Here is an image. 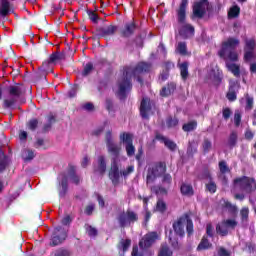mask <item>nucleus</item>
<instances>
[{"mask_svg":"<svg viewBox=\"0 0 256 256\" xmlns=\"http://www.w3.org/2000/svg\"><path fill=\"white\" fill-rule=\"evenodd\" d=\"M239 45V39L237 38H228L222 43L221 49L218 51L219 57L222 59H225V61H232L235 63V61L239 60V54H237V49Z\"/></svg>","mask_w":256,"mask_h":256,"instance_id":"nucleus-1","label":"nucleus"},{"mask_svg":"<svg viewBox=\"0 0 256 256\" xmlns=\"http://www.w3.org/2000/svg\"><path fill=\"white\" fill-rule=\"evenodd\" d=\"M167 171V166H165V163H159L156 164L148 169L147 177H146V183L147 185H151L152 183H155V180L157 177L162 178V183H166L167 185H171L173 178L170 176V174H165Z\"/></svg>","mask_w":256,"mask_h":256,"instance_id":"nucleus-2","label":"nucleus"},{"mask_svg":"<svg viewBox=\"0 0 256 256\" xmlns=\"http://www.w3.org/2000/svg\"><path fill=\"white\" fill-rule=\"evenodd\" d=\"M253 183L255 179L249 177L237 178L234 180L233 191H243V193H253Z\"/></svg>","mask_w":256,"mask_h":256,"instance_id":"nucleus-3","label":"nucleus"},{"mask_svg":"<svg viewBox=\"0 0 256 256\" xmlns=\"http://www.w3.org/2000/svg\"><path fill=\"white\" fill-rule=\"evenodd\" d=\"M21 97V87L20 86H11L9 88V95L4 100V105L6 107H13L15 103L19 101Z\"/></svg>","mask_w":256,"mask_h":256,"instance_id":"nucleus-4","label":"nucleus"},{"mask_svg":"<svg viewBox=\"0 0 256 256\" xmlns=\"http://www.w3.org/2000/svg\"><path fill=\"white\" fill-rule=\"evenodd\" d=\"M149 71H151V64L140 62L134 68L133 76L137 78L138 83H143L141 75H143V73H149Z\"/></svg>","mask_w":256,"mask_h":256,"instance_id":"nucleus-5","label":"nucleus"},{"mask_svg":"<svg viewBox=\"0 0 256 256\" xmlns=\"http://www.w3.org/2000/svg\"><path fill=\"white\" fill-rule=\"evenodd\" d=\"M157 239H159V234L157 232L146 234L139 242L140 249H149Z\"/></svg>","mask_w":256,"mask_h":256,"instance_id":"nucleus-6","label":"nucleus"},{"mask_svg":"<svg viewBox=\"0 0 256 256\" xmlns=\"http://www.w3.org/2000/svg\"><path fill=\"white\" fill-rule=\"evenodd\" d=\"M207 7H209V2L207 0L196 2L193 7L194 17H197L198 19L203 18L207 11Z\"/></svg>","mask_w":256,"mask_h":256,"instance_id":"nucleus-7","label":"nucleus"},{"mask_svg":"<svg viewBox=\"0 0 256 256\" xmlns=\"http://www.w3.org/2000/svg\"><path fill=\"white\" fill-rule=\"evenodd\" d=\"M187 224V215L180 217L173 223V230L179 237H185V225Z\"/></svg>","mask_w":256,"mask_h":256,"instance_id":"nucleus-8","label":"nucleus"},{"mask_svg":"<svg viewBox=\"0 0 256 256\" xmlns=\"http://www.w3.org/2000/svg\"><path fill=\"white\" fill-rule=\"evenodd\" d=\"M67 238V232H65V229L61 227H57L54 229L53 237H52V245H61L63 241Z\"/></svg>","mask_w":256,"mask_h":256,"instance_id":"nucleus-9","label":"nucleus"},{"mask_svg":"<svg viewBox=\"0 0 256 256\" xmlns=\"http://www.w3.org/2000/svg\"><path fill=\"white\" fill-rule=\"evenodd\" d=\"M129 87V70L127 68L123 72V79L120 80L119 84V92L121 99H123L125 95V90Z\"/></svg>","mask_w":256,"mask_h":256,"instance_id":"nucleus-10","label":"nucleus"},{"mask_svg":"<svg viewBox=\"0 0 256 256\" xmlns=\"http://www.w3.org/2000/svg\"><path fill=\"white\" fill-rule=\"evenodd\" d=\"M239 92V84L237 82H230L226 98L228 101H237V93Z\"/></svg>","mask_w":256,"mask_h":256,"instance_id":"nucleus-11","label":"nucleus"},{"mask_svg":"<svg viewBox=\"0 0 256 256\" xmlns=\"http://www.w3.org/2000/svg\"><path fill=\"white\" fill-rule=\"evenodd\" d=\"M179 33L184 39H189V37H193L195 35V27L191 24H183Z\"/></svg>","mask_w":256,"mask_h":256,"instance_id":"nucleus-12","label":"nucleus"},{"mask_svg":"<svg viewBox=\"0 0 256 256\" xmlns=\"http://www.w3.org/2000/svg\"><path fill=\"white\" fill-rule=\"evenodd\" d=\"M149 111H151V103L149 101V98L142 99L141 105H140V115L143 119L149 118Z\"/></svg>","mask_w":256,"mask_h":256,"instance_id":"nucleus-13","label":"nucleus"},{"mask_svg":"<svg viewBox=\"0 0 256 256\" xmlns=\"http://www.w3.org/2000/svg\"><path fill=\"white\" fill-rule=\"evenodd\" d=\"M187 5H189V1L182 0L180 3L179 9L177 10L178 21L182 24L185 23Z\"/></svg>","mask_w":256,"mask_h":256,"instance_id":"nucleus-14","label":"nucleus"},{"mask_svg":"<svg viewBox=\"0 0 256 256\" xmlns=\"http://www.w3.org/2000/svg\"><path fill=\"white\" fill-rule=\"evenodd\" d=\"M8 13H13V5H11V3L7 0H2L0 6V15L2 17H7Z\"/></svg>","mask_w":256,"mask_h":256,"instance_id":"nucleus-15","label":"nucleus"},{"mask_svg":"<svg viewBox=\"0 0 256 256\" xmlns=\"http://www.w3.org/2000/svg\"><path fill=\"white\" fill-rule=\"evenodd\" d=\"M156 139L158 141H161L162 143H164L165 147L170 149V151H175V149H177V144H175V142L165 138V136H163L161 134H157Z\"/></svg>","mask_w":256,"mask_h":256,"instance_id":"nucleus-16","label":"nucleus"},{"mask_svg":"<svg viewBox=\"0 0 256 256\" xmlns=\"http://www.w3.org/2000/svg\"><path fill=\"white\" fill-rule=\"evenodd\" d=\"M119 169L117 168V164L113 163L111 170L109 172V178L114 183V185L119 181Z\"/></svg>","mask_w":256,"mask_h":256,"instance_id":"nucleus-17","label":"nucleus"},{"mask_svg":"<svg viewBox=\"0 0 256 256\" xmlns=\"http://www.w3.org/2000/svg\"><path fill=\"white\" fill-rule=\"evenodd\" d=\"M178 67L180 69V75L183 81H187V78L189 77V63L183 62L181 64H178Z\"/></svg>","mask_w":256,"mask_h":256,"instance_id":"nucleus-18","label":"nucleus"},{"mask_svg":"<svg viewBox=\"0 0 256 256\" xmlns=\"http://www.w3.org/2000/svg\"><path fill=\"white\" fill-rule=\"evenodd\" d=\"M176 86L175 83H170L167 85V87H163L160 91L161 97H169L172 93L175 92Z\"/></svg>","mask_w":256,"mask_h":256,"instance_id":"nucleus-19","label":"nucleus"},{"mask_svg":"<svg viewBox=\"0 0 256 256\" xmlns=\"http://www.w3.org/2000/svg\"><path fill=\"white\" fill-rule=\"evenodd\" d=\"M210 79H212V81H214L216 85H219V83H221L223 79V73L219 71V69L212 70V72L210 73Z\"/></svg>","mask_w":256,"mask_h":256,"instance_id":"nucleus-20","label":"nucleus"},{"mask_svg":"<svg viewBox=\"0 0 256 256\" xmlns=\"http://www.w3.org/2000/svg\"><path fill=\"white\" fill-rule=\"evenodd\" d=\"M216 231L219 235H221L222 237H225L227 235H229V231H231L227 224H225L224 221H222L217 227H216Z\"/></svg>","mask_w":256,"mask_h":256,"instance_id":"nucleus-21","label":"nucleus"},{"mask_svg":"<svg viewBox=\"0 0 256 256\" xmlns=\"http://www.w3.org/2000/svg\"><path fill=\"white\" fill-rule=\"evenodd\" d=\"M128 221H129V211L121 212L118 215V223H119L120 227H125V225H127Z\"/></svg>","mask_w":256,"mask_h":256,"instance_id":"nucleus-22","label":"nucleus"},{"mask_svg":"<svg viewBox=\"0 0 256 256\" xmlns=\"http://www.w3.org/2000/svg\"><path fill=\"white\" fill-rule=\"evenodd\" d=\"M226 67H227L228 71L233 73V75L235 77H239V75H241V71L239 69V65L227 62L226 63Z\"/></svg>","mask_w":256,"mask_h":256,"instance_id":"nucleus-23","label":"nucleus"},{"mask_svg":"<svg viewBox=\"0 0 256 256\" xmlns=\"http://www.w3.org/2000/svg\"><path fill=\"white\" fill-rule=\"evenodd\" d=\"M106 169L107 167L105 166V158H103V156H100L98 158V167L95 169V172L103 175Z\"/></svg>","mask_w":256,"mask_h":256,"instance_id":"nucleus-24","label":"nucleus"},{"mask_svg":"<svg viewBox=\"0 0 256 256\" xmlns=\"http://www.w3.org/2000/svg\"><path fill=\"white\" fill-rule=\"evenodd\" d=\"M180 191L182 193V195H187L188 197H191V195H193V186L189 185V184H182Z\"/></svg>","mask_w":256,"mask_h":256,"instance_id":"nucleus-25","label":"nucleus"},{"mask_svg":"<svg viewBox=\"0 0 256 256\" xmlns=\"http://www.w3.org/2000/svg\"><path fill=\"white\" fill-rule=\"evenodd\" d=\"M120 143L124 145L126 152L129 153V133L124 132L120 135Z\"/></svg>","mask_w":256,"mask_h":256,"instance_id":"nucleus-26","label":"nucleus"},{"mask_svg":"<svg viewBox=\"0 0 256 256\" xmlns=\"http://www.w3.org/2000/svg\"><path fill=\"white\" fill-rule=\"evenodd\" d=\"M158 256H173V251L167 244H162Z\"/></svg>","mask_w":256,"mask_h":256,"instance_id":"nucleus-27","label":"nucleus"},{"mask_svg":"<svg viewBox=\"0 0 256 256\" xmlns=\"http://www.w3.org/2000/svg\"><path fill=\"white\" fill-rule=\"evenodd\" d=\"M129 249V240H122L119 245V255L125 256V252Z\"/></svg>","mask_w":256,"mask_h":256,"instance_id":"nucleus-28","label":"nucleus"},{"mask_svg":"<svg viewBox=\"0 0 256 256\" xmlns=\"http://www.w3.org/2000/svg\"><path fill=\"white\" fill-rule=\"evenodd\" d=\"M176 53H179V55H187V43L179 42L176 46Z\"/></svg>","mask_w":256,"mask_h":256,"instance_id":"nucleus-29","label":"nucleus"},{"mask_svg":"<svg viewBox=\"0 0 256 256\" xmlns=\"http://www.w3.org/2000/svg\"><path fill=\"white\" fill-rule=\"evenodd\" d=\"M183 131L189 133V131H195L197 129V122L191 121L183 125L182 127Z\"/></svg>","mask_w":256,"mask_h":256,"instance_id":"nucleus-30","label":"nucleus"},{"mask_svg":"<svg viewBox=\"0 0 256 256\" xmlns=\"http://www.w3.org/2000/svg\"><path fill=\"white\" fill-rule=\"evenodd\" d=\"M156 211L159 213H165V211H167V204L165 201H163V199H158L156 203Z\"/></svg>","mask_w":256,"mask_h":256,"instance_id":"nucleus-31","label":"nucleus"},{"mask_svg":"<svg viewBox=\"0 0 256 256\" xmlns=\"http://www.w3.org/2000/svg\"><path fill=\"white\" fill-rule=\"evenodd\" d=\"M211 247V244L209 243V240L205 237L202 238L200 244L197 247L198 251H203L205 249H209Z\"/></svg>","mask_w":256,"mask_h":256,"instance_id":"nucleus-32","label":"nucleus"},{"mask_svg":"<svg viewBox=\"0 0 256 256\" xmlns=\"http://www.w3.org/2000/svg\"><path fill=\"white\" fill-rule=\"evenodd\" d=\"M239 13H241L239 6H234L229 10L228 17L230 19H235V17H239Z\"/></svg>","mask_w":256,"mask_h":256,"instance_id":"nucleus-33","label":"nucleus"},{"mask_svg":"<svg viewBox=\"0 0 256 256\" xmlns=\"http://www.w3.org/2000/svg\"><path fill=\"white\" fill-rule=\"evenodd\" d=\"M223 222L225 223V225L230 231L235 230V227H237L238 225V222L235 219H226V220H223Z\"/></svg>","mask_w":256,"mask_h":256,"instance_id":"nucleus-34","label":"nucleus"},{"mask_svg":"<svg viewBox=\"0 0 256 256\" xmlns=\"http://www.w3.org/2000/svg\"><path fill=\"white\" fill-rule=\"evenodd\" d=\"M228 145L231 149H233V147H235V145H237V133L236 132H232L229 136L228 139Z\"/></svg>","mask_w":256,"mask_h":256,"instance_id":"nucleus-35","label":"nucleus"},{"mask_svg":"<svg viewBox=\"0 0 256 256\" xmlns=\"http://www.w3.org/2000/svg\"><path fill=\"white\" fill-rule=\"evenodd\" d=\"M151 191H153V193H156V195H167V189L161 186H153L151 187Z\"/></svg>","mask_w":256,"mask_h":256,"instance_id":"nucleus-36","label":"nucleus"},{"mask_svg":"<svg viewBox=\"0 0 256 256\" xmlns=\"http://www.w3.org/2000/svg\"><path fill=\"white\" fill-rule=\"evenodd\" d=\"M108 151L109 153H112V155H117L119 153V147L115 145V143L109 141L108 142Z\"/></svg>","mask_w":256,"mask_h":256,"instance_id":"nucleus-37","label":"nucleus"},{"mask_svg":"<svg viewBox=\"0 0 256 256\" xmlns=\"http://www.w3.org/2000/svg\"><path fill=\"white\" fill-rule=\"evenodd\" d=\"M256 47L255 39L246 40L245 51H254Z\"/></svg>","mask_w":256,"mask_h":256,"instance_id":"nucleus-38","label":"nucleus"},{"mask_svg":"<svg viewBox=\"0 0 256 256\" xmlns=\"http://www.w3.org/2000/svg\"><path fill=\"white\" fill-rule=\"evenodd\" d=\"M253 103V97L246 94V111H251V109H253Z\"/></svg>","mask_w":256,"mask_h":256,"instance_id":"nucleus-39","label":"nucleus"},{"mask_svg":"<svg viewBox=\"0 0 256 256\" xmlns=\"http://www.w3.org/2000/svg\"><path fill=\"white\" fill-rule=\"evenodd\" d=\"M219 169H220V173L222 174L229 173L231 171L229 169V166H227V162L225 161L219 162Z\"/></svg>","mask_w":256,"mask_h":256,"instance_id":"nucleus-40","label":"nucleus"},{"mask_svg":"<svg viewBox=\"0 0 256 256\" xmlns=\"http://www.w3.org/2000/svg\"><path fill=\"white\" fill-rule=\"evenodd\" d=\"M185 225H186V231H187L188 235H192L193 234V221L189 218V216H187Z\"/></svg>","mask_w":256,"mask_h":256,"instance_id":"nucleus-41","label":"nucleus"},{"mask_svg":"<svg viewBox=\"0 0 256 256\" xmlns=\"http://www.w3.org/2000/svg\"><path fill=\"white\" fill-rule=\"evenodd\" d=\"M141 250L139 251V247L138 246H134L132 249V253L131 256H144L145 253V249L140 248Z\"/></svg>","mask_w":256,"mask_h":256,"instance_id":"nucleus-42","label":"nucleus"},{"mask_svg":"<svg viewBox=\"0 0 256 256\" xmlns=\"http://www.w3.org/2000/svg\"><path fill=\"white\" fill-rule=\"evenodd\" d=\"M206 189L210 193H215L217 191V185L215 184V182H213V180H210L209 183L206 184Z\"/></svg>","mask_w":256,"mask_h":256,"instance_id":"nucleus-43","label":"nucleus"},{"mask_svg":"<svg viewBox=\"0 0 256 256\" xmlns=\"http://www.w3.org/2000/svg\"><path fill=\"white\" fill-rule=\"evenodd\" d=\"M244 59L245 61H253L255 59V52L253 50H246Z\"/></svg>","mask_w":256,"mask_h":256,"instance_id":"nucleus-44","label":"nucleus"},{"mask_svg":"<svg viewBox=\"0 0 256 256\" xmlns=\"http://www.w3.org/2000/svg\"><path fill=\"white\" fill-rule=\"evenodd\" d=\"M242 221H247L249 219V208L244 207L240 211Z\"/></svg>","mask_w":256,"mask_h":256,"instance_id":"nucleus-45","label":"nucleus"},{"mask_svg":"<svg viewBox=\"0 0 256 256\" xmlns=\"http://www.w3.org/2000/svg\"><path fill=\"white\" fill-rule=\"evenodd\" d=\"M211 147H212L211 141L204 140V142L202 144V149H203L204 153L211 151Z\"/></svg>","mask_w":256,"mask_h":256,"instance_id":"nucleus-46","label":"nucleus"},{"mask_svg":"<svg viewBox=\"0 0 256 256\" xmlns=\"http://www.w3.org/2000/svg\"><path fill=\"white\" fill-rule=\"evenodd\" d=\"M199 179H206L207 181H212L211 179V173L209 170H204L200 175Z\"/></svg>","mask_w":256,"mask_h":256,"instance_id":"nucleus-47","label":"nucleus"},{"mask_svg":"<svg viewBox=\"0 0 256 256\" xmlns=\"http://www.w3.org/2000/svg\"><path fill=\"white\" fill-rule=\"evenodd\" d=\"M233 112H231V109L229 108H224L222 110V117L225 121H228L229 117H231Z\"/></svg>","mask_w":256,"mask_h":256,"instance_id":"nucleus-48","label":"nucleus"},{"mask_svg":"<svg viewBox=\"0 0 256 256\" xmlns=\"http://www.w3.org/2000/svg\"><path fill=\"white\" fill-rule=\"evenodd\" d=\"M23 157H24L25 161H31V159H33V157H35V154L33 153V151L28 150L23 153Z\"/></svg>","mask_w":256,"mask_h":256,"instance_id":"nucleus-49","label":"nucleus"},{"mask_svg":"<svg viewBox=\"0 0 256 256\" xmlns=\"http://www.w3.org/2000/svg\"><path fill=\"white\" fill-rule=\"evenodd\" d=\"M137 29H139V22H137V20H133L129 26V33H133L134 31H137Z\"/></svg>","mask_w":256,"mask_h":256,"instance_id":"nucleus-50","label":"nucleus"},{"mask_svg":"<svg viewBox=\"0 0 256 256\" xmlns=\"http://www.w3.org/2000/svg\"><path fill=\"white\" fill-rule=\"evenodd\" d=\"M120 37L123 39H129V25H126L125 28L121 30Z\"/></svg>","mask_w":256,"mask_h":256,"instance_id":"nucleus-51","label":"nucleus"},{"mask_svg":"<svg viewBox=\"0 0 256 256\" xmlns=\"http://www.w3.org/2000/svg\"><path fill=\"white\" fill-rule=\"evenodd\" d=\"M86 233H88L89 237H95V235H97V229L91 226H86Z\"/></svg>","mask_w":256,"mask_h":256,"instance_id":"nucleus-52","label":"nucleus"},{"mask_svg":"<svg viewBox=\"0 0 256 256\" xmlns=\"http://www.w3.org/2000/svg\"><path fill=\"white\" fill-rule=\"evenodd\" d=\"M168 127H177L179 125V120L177 118H170L167 120Z\"/></svg>","mask_w":256,"mask_h":256,"instance_id":"nucleus-53","label":"nucleus"},{"mask_svg":"<svg viewBox=\"0 0 256 256\" xmlns=\"http://www.w3.org/2000/svg\"><path fill=\"white\" fill-rule=\"evenodd\" d=\"M234 123H235L236 127H239V125H241V113L235 112Z\"/></svg>","mask_w":256,"mask_h":256,"instance_id":"nucleus-54","label":"nucleus"},{"mask_svg":"<svg viewBox=\"0 0 256 256\" xmlns=\"http://www.w3.org/2000/svg\"><path fill=\"white\" fill-rule=\"evenodd\" d=\"M91 71H93V64L88 63L84 67L83 75H89L91 73Z\"/></svg>","mask_w":256,"mask_h":256,"instance_id":"nucleus-55","label":"nucleus"},{"mask_svg":"<svg viewBox=\"0 0 256 256\" xmlns=\"http://www.w3.org/2000/svg\"><path fill=\"white\" fill-rule=\"evenodd\" d=\"M54 256H71V253L67 250H58L54 253Z\"/></svg>","mask_w":256,"mask_h":256,"instance_id":"nucleus-56","label":"nucleus"},{"mask_svg":"<svg viewBox=\"0 0 256 256\" xmlns=\"http://www.w3.org/2000/svg\"><path fill=\"white\" fill-rule=\"evenodd\" d=\"M218 255L219 256H231V252L227 251L225 248L220 247L218 249Z\"/></svg>","mask_w":256,"mask_h":256,"instance_id":"nucleus-57","label":"nucleus"},{"mask_svg":"<svg viewBox=\"0 0 256 256\" xmlns=\"http://www.w3.org/2000/svg\"><path fill=\"white\" fill-rule=\"evenodd\" d=\"M158 53H161L165 57L167 55V49L165 48V45L163 43H160L158 46Z\"/></svg>","mask_w":256,"mask_h":256,"instance_id":"nucleus-58","label":"nucleus"},{"mask_svg":"<svg viewBox=\"0 0 256 256\" xmlns=\"http://www.w3.org/2000/svg\"><path fill=\"white\" fill-rule=\"evenodd\" d=\"M139 219V217L137 216V214L135 212H129V222L130 223H135V221H137Z\"/></svg>","mask_w":256,"mask_h":256,"instance_id":"nucleus-59","label":"nucleus"},{"mask_svg":"<svg viewBox=\"0 0 256 256\" xmlns=\"http://www.w3.org/2000/svg\"><path fill=\"white\" fill-rule=\"evenodd\" d=\"M141 157H143V147L138 148V153L136 154V160L141 163Z\"/></svg>","mask_w":256,"mask_h":256,"instance_id":"nucleus-60","label":"nucleus"},{"mask_svg":"<svg viewBox=\"0 0 256 256\" xmlns=\"http://www.w3.org/2000/svg\"><path fill=\"white\" fill-rule=\"evenodd\" d=\"M37 120H31L28 123V129H31L32 131L35 130L37 128Z\"/></svg>","mask_w":256,"mask_h":256,"instance_id":"nucleus-61","label":"nucleus"},{"mask_svg":"<svg viewBox=\"0 0 256 256\" xmlns=\"http://www.w3.org/2000/svg\"><path fill=\"white\" fill-rule=\"evenodd\" d=\"M206 233L209 237H213V226L211 224H207Z\"/></svg>","mask_w":256,"mask_h":256,"instance_id":"nucleus-62","label":"nucleus"},{"mask_svg":"<svg viewBox=\"0 0 256 256\" xmlns=\"http://www.w3.org/2000/svg\"><path fill=\"white\" fill-rule=\"evenodd\" d=\"M117 31V27L115 26H110L106 29V35H113Z\"/></svg>","mask_w":256,"mask_h":256,"instance_id":"nucleus-63","label":"nucleus"},{"mask_svg":"<svg viewBox=\"0 0 256 256\" xmlns=\"http://www.w3.org/2000/svg\"><path fill=\"white\" fill-rule=\"evenodd\" d=\"M135 47H136V48H141V47H143V38H142V37L136 38Z\"/></svg>","mask_w":256,"mask_h":256,"instance_id":"nucleus-64","label":"nucleus"}]
</instances>
